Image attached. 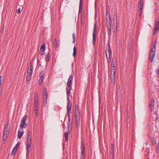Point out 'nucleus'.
<instances>
[{"label":"nucleus","mask_w":159,"mask_h":159,"mask_svg":"<svg viewBox=\"0 0 159 159\" xmlns=\"http://www.w3.org/2000/svg\"><path fill=\"white\" fill-rule=\"evenodd\" d=\"M72 107V103L69 101L67 103V114L68 116V118H70V113L71 111Z\"/></svg>","instance_id":"6"},{"label":"nucleus","mask_w":159,"mask_h":159,"mask_svg":"<svg viewBox=\"0 0 159 159\" xmlns=\"http://www.w3.org/2000/svg\"><path fill=\"white\" fill-rule=\"evenodd\" d=\"M72 123L70 122H68V132L69 133H70V130H69V128L70 127V125Z\"/></svg>","instance_id":"33"},{"label":"nucleus","mask_w":159,"mask_h":159,"mask_svg":"<svg viewBox=\"0 0 159 159\" xmlns=\"http://www.w3.org/2000/svg\"><path fill=\"white\" fill-rule=\"evenodd\" d=\"M116 23H113V25L112 26V29L113 30V31L114 32L116 31H117V18H116Z\"/></svg>","instance_id":"11"},{"label":"nucleus","mask_w":159,"mask_h":159,"mask_svg":"<svg viewBox=\"0 0 159 159\" xmlns=\"http://www.w3.org/2000/svg\"><path fill=\"white\" fill-rule=\"evenodd\" d=\"M75 116V121L77 120H80V116H79L78 115H76Z\"/></svg>","instance_id":"41"},{"label":"nucleus","mask_w":159,"mask_h":159,"mask_svg":"<svg viewBox=\"0 0 159 159\" xmlns=\"http://www.w3.org/2000/svg\"><path fill=\"white\" fill-rule=\"evenodd\" d=\"M20 144V142H18L16 144V146L15 147V148H18V147L19 146Z\"/></svg>","instance_id":"46"},{"label":"nucleus","mask_w":159,"mask_h":159,"mask_svg":"<svg viewBox=\"0 0 159 159\" xmlns=\"http://www.w3.org/2000/svg\"><path fill=\"white\" fill-rule=\"evenodd\" d=\"M155 25L154 28L157 29V30L159 31V20L157 21L156 20L155 21Z\"/></svg>","instance_id":"14"},{"label":"nucleus","mask_w":159,"mask_h":159,"mask_svg":"<svg viewBox=\"0 0 159 159\" xmlns=\"http://www.w3.org/2000/svg\"><path fill=\"white\" fill-rule=\"evenodd\" d=\"M31 139H27V143H31V142H32Z\"/></svg>","instance_id":"52"},{"label":"nucleus","mask_w":159,"mask_h":159,"mask_svg":"<svg viewBox=\"0 0 159 159\" xmlns=\"http://www.w3.org/2000/svg\"><path fill=\"white\" fill-rule=\"evenodd\" d=\"M120 90H119V89H118L117 90H116V95H119V94H120Z\"/></svg>","instance_id":"51"},{"label":"nucleus","mask_w":159,"mask_h":159,"mask_svg":"<svg viewBox=\"0 0 159 159\" xmlns=\"http://www.w3.org/2000/svg\"><path fill=\"white\" fill-rule=\"evenodd\" d=\"M68 134H69L68 132H66L65 134V141H67L68 140ZM70 133H69V134Z\"/></svg>","instance_id":"27"},{"label":"nucleus","mask_w":159,"mask_h":159,"mask_svg":"<svg viewBox=\"0 0 159 159\" xmlns=\"http://www.w3.org/2000/svg\"><path fill=\"white\" fill-rule=\"evenodd\" d=\"M32 69L33 68H28L27 73L32 75L33 72Z\"/></svg>","instance_id":"26"},{"label":"nucleus","mask_w":159,"mask_h":159,"mask_svg":"<svg viewBox=\"0 0 159 159\" xmlns=\"http://www.w3.org/2000/svg\"><path fill=\"white\" fill-rule=\"evenodd\" d=\"M78 111H79V107L78 105H76L75 106V112L76 113Z\"/></svg>","instance_id":"34"},{"label":"nucleus","mask_w":159,"mask_h":159,"mask_svg":"<svg viewBox=\"0 0 159 159\" xmlns=\"http://www.w3.org/2000/svg\"><path fill=\"white\" fill-rule=\"evenodd\" d=\"M28 117V116L27 115H25V116L23 118L20 124V128L22 129L26 127L27 126V124L25 123L27 118Z\"/></svg>","instance_id":"2"},{"label":"nucleus","mask_w":159,"mask_h":159,"mask_svg":"<svg viewBox=\"0 0 159 159\" xmlns=\"http://www.w3.org/2000/svg\"><path fill=\"white\" fill-rule=\"evenodd\" d=\"M71 88V86L70 85H67L66 88V90L67 91V98L68 101H69V99L68 97V95L70 94V91Z\"/></svg>","instance_id":"9"},{"label":"nucleus","mask_w":159,"mask_h":159,"mask_svg":"<svg viewBox=\"0 0 159 159\" xmlns=\"http://www.w3.org/2000/svg\"><path fill=\"white\" fill-rule=\"evenodd\" d=\"M75 121L76 127L78 129L80 126V120H78Z\"/></svg>","instance_id":"28"},{"label":"nucleus","mask_w":159,"mask_h":159,"mask_svg":"<svg viewBox=\"0 0 159 159\" xmlns=\"http://www.w3.org/2000/svg\"><path fill=\"white\" fill-rule=\"evenodd\" d=\"M40 49L42 51H44V50H45V46L44 44L42 45L41 46V47H40Z\"/></svg>","instance_id":"30"},{"label":"nucleus","mask_w":159,"mask_h":159,"mask_svg":"<svg viewBox=\"0 0 159 159\" xmlns=\"http://www.w3.org/2000/svg\"><path fill=\"white\" fill-rule=\"evenodd\" d=\"M155 52L156 51L151 50L150 54L149 57V60L151 63H152L153 61Z\"/></svg>","instance_id":"8"},{"label":"nucleus","mask_w":159,"mask_h":159,"mask_svg":"<svg viewBox=\"0 0 159 159\" xmlns=\"http://www.w3.org/2000/svg\"><path fill=\"white\" fill-rule=\"evenodd\" d=\"M15 150H13V149L12 151V154H11V155H14V156H15V153H14V152H15Z\"/></svg>","instance_id":"54"},{"label":"nucleus","mask_w":159,"mask_h":159,"mask_svg":"<svg viewBox=\"0 0 159 159\" xmlns=\"http://www.w3.org/2000/svg\"><path fill=\"white\" fill-rule=\"evenodd\" d=\"M30 147H27V151H30Z\"/></svg>","instance_id":"58"},{"label":"nucleus","mask_w":159,"mask_h":159,"mask_svg":"<svg viewBox=\"0 0 159 159\" xmlns=\"http://www.w3.org/2000/svg\"><path fill=\"white\" fill-rule=\"evenodd\" d=\"M159 31L158 30H157V29L154 28V30L153 32V35H155L157 32V31Z\"/></svg>","instance_id":"42"},{"label":"nucleus","mask_w":159,"mask_h":159,"mask_svg":"<svg viewBox=\"0 0 159 159\" xmlns=\"http://www.w3.org/2000/svg\"><path fill=\"white\" fill-rule=\"evenodd\" d=\"M106 56L107 58V59L108 62V63H109L111 61V58L108 57L107 55V51H106Z\"/></svg>","instance_id":"37"},{"label":"nucleus","mask_w":159,"mask_h":159,"mask_svg":"<svg viewBox=\"0 0 159 159\" xmlns=\"http://www.w3.org/2000/svg\"><path fill=\"white\" fill-rule=\"evenodd\" d=\"M30 151H27V156H28L30 154Z\"/></svg>","instance_id":"59"},{"label":"nucleus","mask_w":159,"mask_h":159,"mask_svg":"<svg viewBox=\"0 0 159 159\" xmlns=\"http://www.w3.org/2000/svg\"><path fill=\"white\" fill-rule=\"evenodd\" d=\"M9 133V127L8 126H6L3 133V138L4 139H6L7 137V136Z\"/></svg>","instance_id":"4"},{"label":"nucleus","mask_w":159,"mask_h":159,"mask_svg":"<svg viewBox=\"0 0 159 159\" xmlns=\"http://www.w3.org/2000/svg\"><path fill=\"white\" fill-rule=\"evenodd\" d=\"M126 117H127V119L129 117V116H126Z\"/></svg>","instance_id":"64"},{"label":"nucleus","mask_w":159,"mask_h":159,"mask_svg":"<svg viewBox=\"0 0 159 159\" xmlns=\"http://www.w3.org/2000/svg\"><path fill=\"white\" fill-rule=\"evenodd\" d=\"M43 92H44V94L43 95V97H48L47 91L45 88L43 89Z\"/></svg>","instance_id":"23"},{"label":"nucleus","mask_w":159,"mask_h":159,"mask_svg":"<svg viewBox=\"0 0 159 159\" xmlns=\"http://www.w3.org/2000/svg\"><path fill=\"white\" fill-rule=\"evenodd\" d=\"M73 76L72 75H71L69 77V78L68 80L67 85H70L72 86V80H73Z\"/></svg>","instance_id":"10"},{"label":"nucleus","mask_w":159,"mask_h":159,"mask_svg":"<svg viewBox=\"0 0 159 159\" xmlns=\"http://www.w3.org/2000/svg\"><path fill=\"white\" fill-rule=\"evenodd\" d=\"M43 104L44 106L46 105L47 103V100L48 97H43Z\"/></svg>","instance_id":"21"},{"label":"nucleus","mask_w":159,"mask_h":159,"mask_svg":"<svg viewBox=\"0 0 159 159\" xmlns=\"http://www.w3.org/2000/svg\"><path fill=\"white\" fill-rule=\"evenodd\" d=\"M111 148L110 151H114V146L113 144H111Z\"/></svg>","instance_id":"44"},{"label":"nucleus","mask_w":159,"mask_h":159,"mask_svg":"<svg viewBox=\"0 0 159 159\" xmlns=\"http://www.w3.org/2000/svg\"><path fill=\"white\" fill-rule=\"evenodd\" d=\"M72 36L73 39V43H74L75 41V34L74 33L73 34Z\"/></svg>","instance_id":"35"},{"label":"nucleus","mask_w":159,"mask_h":159,"mask_svg":"<svg viewBox=\"0 0 159 159\" xmlns=\"http://www.w3.org/2000/svg\"><path fill=\"white\" fill-rule=\"evenodd\" d=\"M155 4H156L157 3V2H155Z\"/></svg>","instance_id":"63"},{"label":"nucleus","mask_w":159,"mask_h":159,"mask_svg":"<svg viewBox=\"0 0 159 159\" xmlns=\"http://www.w3.org/2000/svg\"><path fill=\"white\" fill-rule=\"evenodd\" d=\"M53 44L55 47L56 48H57L59 46V43L58 40L57 39H55L53 40Z\"/></svg>","instance_id":"13"},{"label":"nucleus","mask_w":159,"mask_h":159,"mask_svg":"<svg viewBox=\"0 0 159 159\" xmlns=\"http://www.w3.org/2000/svg\"><path fill=\"white\" fill-rule=\"evenodd\" d=\"M23 134L24 132L23 130L20 131V129H19L18 131L17 135L18 138L19 139H20L22 137Z\"/></svg>","instance_id":"12"},{"label":"nucleus","mask_w":159,"mask_h":159,"mask_svg":"<svg viewBox=\"0 0 159 159\" xmlns=\"http://www.w3.org/2000/svg\"><path fill=\"white\" fill-rule=\"evenodd\" d=\"M106 24L107 28L108 29V34L109 35L111 34V15L109 11L107 10L106 13Z\"/></svg>","instance_id":"1"},{"label":"nucleus","mask_w":159,"mask_h":159,"mask_svg":"<svg viewBox=\"0 0 159 159\" xmlns=\"http://www.w3.org/2000/svg\"><path fill=\"white\" fill-rule=\"evenodd\" d=\"M32 133L30 132V131H28V136H27V139H32Z\"/></svg>","instance_id":"24"},{"label":"nucleus","mask_w":159,"mask_h":159,"mask_svg":"<svg viewBox=\"0 0 159 159\" xmlns=\"http://www.w3.org/2000/svg\"><path fill=\"white\" fill-rule=\"evenodd\" d=\"M31 143H27V146L28 147H30L31 146Z\"/></svg>","instance_id":"56"},{"label":"nucleus","mask_w":159,"mask_h":159,"mask_svg":"<svg viewBox=\"0 0 159 159\" xmlns=\"http://www.w3.org/2000/svg\"><path fill=\"white\" fill-rule=\"evenodd\" d=\"M85 150L84 145L82 143L81 144V154H85Z\"/></svg>","instance_id":"18"},{"label":"nucleus","mask_w":159,"mask_h":159,"mask_svg":"<svg viewBox=\"0 0 159 159\" xmlns=\"http://www.w3.org/2000/svg\"><path fill=\"white\" fill-rule=\"evenodd\" d=\"M76 54V48L75 46L73 48V57H75Z\"/></svg>","instance_id":"29"},{"label":"nucleus","mask_w":159,"mask_h":159,"mask_svg":"<svg viewBox=\"0 0 159 159\" xmlns=\"http://www.w3.org/2000/svg\"><path fill=\"white\" fill-rule=\"evenodd\" d=\"M110 155L111 157L114 158V151H111Z\"/></svg>","instance_id":"32"},{"label":"nucleus","mask_w":159,"mask_h":159,"mask_svg":"<svg viewBox=\"0 0 159 159\" xmlns=\"http://www.w3.org/2000/svg\"><path fill=\"white\" fill-rule=\"evenodd\" d=\"M97 28L96 27V24H95L94 25V27L93 30V34H96V32L97 31Z\"/></svg>","instance_id":"31"},{"label":"nucleus","mask_w":159,"mask_h":159,"mask_svg":"<svg viewBox=\"0 0 159 159\" xmlns=\"http://www.w3.org/2000/svg\"><path fill=\"white\" fill-rule=\"evenodd\" d=\"M108 50L107 51V53H109L108 57L111 58V47H110L109 44H108Z\"/></svg>","instance_id":"15"},{"label":"nucleus","mask_w":159,"mask_h":159,"mask_svg":"<svg viewBox=\"0 0 159 159\" xmlns=\"http://www.w3.org/2000/svg\"><path fill=\"white\" fill-rule=\"evenodd\" d=\"M111 66L112 67V68L115 69V63L113 60H112V61Z\"/></svg>","instance_id":"39"},{"label":"nucleus","mask_w":159,"mask_h":159,"mask_svg":"<svg viewBox=\"0 0 159 159\" xmlns=\"http://www.w3.org/2000/svg\"><path fill=\"white\" fill-rule=\"evenodd\" d=\"M32 74L27 73L26 80L27 81H29L30 80V78L32 76Z\"/></svg>","instance_id":"25"},{"label":"nucleus","mask_w":159,"mask_h":159,"mask_svg":"<svg viewBox=\"0 0 159 159\" xmlns=\"http://www.w3.org/2000/svg\"><path fill=\"white\" fill-rule=\"evenodd\" d=\"M29 68H33V67L32 66V61L30 62V67H29Z\"/></svg>","instance_id":"49"},{"label":"nucleus","mask_w":159,"mask_h":159,"mask_svg":"<svg viewBox=\"0 0 159 159\" xmlns=\"http://www.w3.org/2000/svg\"><path fill=\"white\" fill-rule=\"evenodd\" d=\"M18 148H15V147H14V148H13V150H15V152H16L17 151V150H18Z\"/></svg>","instance_id":"57"},{"label":"nucleus","mask_w":159,"mask_h":159,"mask_svg":"<svg viewBox=\"0 0 159 159\" xmlns=\"http://www.w3.org/2000/svg\"><path fill=\"white\" fill-rule=\"evenodd\" d=\"M143 0H140L139 3L138 7L139 8H143Z\"/></svg>","instance_id":"17"},{"label":"nucleus","mask_w":159,"mask_h":159,"mask_svg":"<svg viewBox=\"0 0 159 159\" xmlns=\"http://www.w3.org/2000/svg\"><path fill=\"white\" fill-rule=\"evenodd\" d=\"M75 115H78L79 116H80L81 115V113L79 111H78L77 112H76V113L75 112Z\"/></svg>","instance_id":"43"},{"label":"nucleus","mask_w":159,"mask_h":159,"mask_svg":"<svg viewBox=\"0 0 159 159\" xmlns=\"http://www.w3.org/2000/svg\"><path fill=\"white\" fill-rule=\"evenodd\" d=\"M116 69L112 68L111 69V79L112 83L115 82L116 78Z\"/></svg>","instance_id":"5"},{"label":"nucleus","mask_w":159,"mask_h":159,"mask_svg":"<svg viewBox=\"0 0 159 159\" xmlns=\"http://www.w3.org/2000/svg\"><path fill=\"white\" fill-rule=\"evenodd\" d=\"M96 41V34H93V43L94 46L95 45Z\"/></svg>","instance_id":"20"},{"label":"nucleus","mask_w":159,"mask_h":159,"mask_svg":"<svg viewBox=\"0 0 159 159\" xmlns=\"http://www.w3.org/2000/svg\"><path fill=\"white\" fill-rule=\"evenodd\" d=\"M83 0H80L79 13L81 12L82 10Z\"/></svg>","instance_id":"16"},{"label":"nucleus","mask_w":159,"mask_h":159,"mask_svg":"<svg viewBox=\"0 0 159 159\" xmlns=\"http://www.w3.org/2000/svg\"><path fill=\"white\" fill-rule=\"evenodd\" d=\"M34 112L35 113V115H36V116H37L38 114V110H34Z\"/></svg>","instance_id":"48"},{"label":"nucleus","mask_w":159,"mask_h":159,"mask_svg":"<svg viewBox=\"0 0 159 159\" xmlns=\"http://www.w3.org/2000/svg\"><path fill=\"white\" fill-rule=\"evenodd\" d=\"M68 120H69L68 122H70V118H69Z\"/></svg>","instance_id":"62"},{"label":"nucleus","mask_w":159,"mask_h":159,"mask_svg":"<svg viewBox=\"0 0 159 159\" xmlns=\"http://www.w3.org/2000/svg\"><path fill=\"white\" fill-rule=\"evenodd\" d=\"M38 99V94L36 92L35 93V94L34 96V99Z\"/></svg>","instance_id":"45"},{"label":"nucleus","mask_w":159,"mask_h":159,"mask_svg":"<svg viewBox=\"0 0 159 159\" xmlns=\"http://www.w3.org/2000/svg\"><path fill=\"white\" fill-rule=\"evenodd\" d=\"M156 74L157 75H159V69L157 68L156 69Z\"/></svg>","instance_id":"53"},{"label":"nucleus","mask_w":159,"mask_h":159,"mask_svg":"<svg viewBox=\"0 0 159 159\" xmlns=\"http://www.w3.org/2000/svg\"><path fill=\"white\" fill-rule=\"evenodd\" d=\"M50 57V54L49 53H48L45 57V60L47 62L49 61Z\"/></svg>","instance_id":"22"},{"label":"nucleus","mask_w":159,"mask_h":159,"mask_svg":"<svg viewBox=\"0 0 159 159\" xmlns=\"http://www.w3.org/2000/svg\"><path fill=\"white\" fill-rule=\"evenodd\" d=\"M150 141L152 143V144L153 145H154L156 143L154 139L153 138L151 139Z\"/></svg>","instance_id":"40"},{"label":"nucleus","mask_w":159,"mask_h":159,"mask_svg":"<svg viewBox=\"0 0 159 159\" xmlns=\"http://www.w3.org/2000/svg\"><path fill=\"white\" fill-rule=\"evenodd\" d=\"M4 138H3V137H2V139H3V143H4L5 142V140L6 139H4Z\"/></svg>","instance_id":"60"},{"label":"nucleus","mask_w":159,"mask_h":159,"mask_svg":"<svg viewBox=\"0 0 159 159\" xmlns=\"http://www.w3.org/2000/svg\"><path fill=\"white\" fill-rule=\"evenodd\" d=\"M34 99V104H38V99Z\"/></svg>","instance_id":"50"},{"label":"nucleus","mask_w":159,"mask_h":159,"mask_svg":"<svg viewBox=\"0 0 159 159\" xmlns=\"http://www.w3.org/2000/svg\"><path fill=\"white\" fill-rule=\"evenodd\" d=\"M84 158H85V154H81L80 159H84Z\"/></svg>","instance_id":"47"},{"label":"nucleus","mask_w":159,"mask_h":159,"mask_svg":"<svg viewBox=\"0 0 159 159\" xmlns=\"http://www.w3.org/2000/svg\"><path fill=\"white\" fill-rule=\"evenodd\" d=\"M38 109V104H34V110Z\"/></svg>","instance_id":"38"},{"label":"nucleus","mask_w":159,"mask_h":159,"mask_svg":"<svg viewBox=\"0 0 159 159\" xmlns=\"http://www.w3.org/2000/svg\"><path fill=\"white\" fill-rule=\"evenodd\" d=\"M158 147H159V139L158 140Z\"/></svg>","instance_id":"61"},{"label":"nucleus","mask_w":159,"mask_h":159,"mask_svg":"<svg viewBox=\"0 0 159 159\" xmlns=\"http://www.w3.org/2000/svg\"><path fill=\"white\" fill-rule=\"evenodd\" d=\"M44 73L43 72H41L40 74V79L39 80V84L41 86L44 80Z\"/></svg>","instance_id":"7"},{"label":"nucleus","mask_w":159,"mask_h":159,"mask_svg":"<svg viewBox=\"0 0 159 159\" xmlns=\"http://www.w3.org/2000/svg\"><path fill=\"white\" fill-rule=\"evenodd\" d=\"M143 8H141V7L139 8V13L140 16H141L142 14V11H143Z\"/></svg>","instance_id":"36"},{"label":"nucleus","mask_w":159,"mask_h":159,"mask_svg":"<svg viewBox=\"0 0 159 159\" xmlns=\"http://www.w3.org/2000/svg\"><path fill=\"white\" fill-rule=\"evenodd\" d=\"M155 100L154 98L152 97L150 101L149 104V108L151 111L152 112L154 109Z\"/></svg>","instance_id":"3"},{"label":"nucleus","mask_w":159,"mask_h":159,"mask_svg":"<svg viewBox=\"0 0 159 159\" xmlns=\"http://www.w3.org/2000/svg\"><path fill=\"white\" fill-rule=\"evenodd\" d=\"M20 8H19L18 9L17 11V13H18L19 14V13H21V12H20Z\"/></svg>","instance_id":"55"},{"label":"nucleus","mask_w":159,"mask_h":159,"mask_svg":"<svg viewBox=\"0 0 159 159\" xmlns=\"http://www.w3.org/2000/svg\"><path fill=\"white\" fill-rule=\"evenodd\" d=\"M157 41L156 40L154 41L152 43V45L153 46V47L152 48L151 50H154V51H156V45L157 44Z\"/></svg>","instance_id":"19"}]
</instances>
